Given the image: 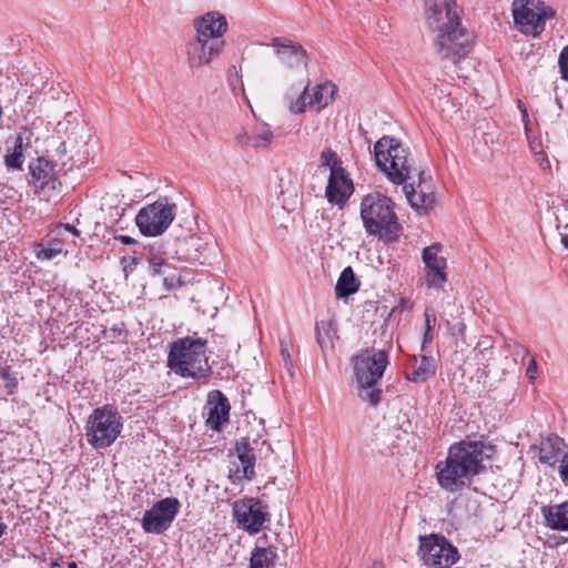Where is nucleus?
<instances>
[{
  "mask_svg": "<svg viewBox=\"0 0 568 568\" xmlns=\"http://www.w3.org/2000/svg\"><path fill=\"white\" fill-rule=\"evenodd\" d=\"M425 19L436 33L435 49L439 57L454 64L464 60L474 45V34L462 21L456 0H425Z\"/></svg>",
  "mask_w": 568,
  "mask_h": 568,
  "instance_id": "f257e3e1",
  "label": "nucleus"
},
{
  "mask_svg": "<svg viewBox=\"0 0 568 568\" xmlns=\"http://www.w3.org/2000/svg\"><path fill=\"white\" fill-rule=\"evenodd\" d=\"M494 447L481 440H460L449 446L444 460L435 466L438 486L449 493L469 488L485 469V459L490 458Z\"/></svg>",
  "mask_w": 568,
  "mask_h": 568,
  "instance_id": "f03ea898",
  "label": "nucleus"
},
{
  "mask_svg": "<svg viewBox=\"0 0 568 568\" xmlns=\"http://www.w3.org/2000/svg\"><path fill=\"white\" fill-rule=\"evenodd\" d=\"M192 29L184 47L185 62L191 70L207 68L224 53L229 19L220 10H207L193 18Z\"/></svg>",
  "mask_w": 568,
  "mask_h": 568,
  "instance_id": "7ed1b4c3",
  "label": "nucleus"
},
{
  "mask_svg": "<svg viewBox=\"0 0 568 568\" xmlns=\"http://www.w3.org/2000/svg\"><path fill=\"white\" fill-rule=\"evenodd\" d=\"M395 206V202L389 196L379 192L364 195L359 205V215L366 234L385 243L397 242L403 227Z\"/></svg>",
  "mask_w": 568,
  "mask_h": 568,
  "instance_id": "20e7f679",
  "label": "nucleus"
},
{
  "mask_svg": "<svg viewBox=\"0 0 568 568\" xmlns=\"http://www.w3.org/2000/svg\"><path fill=\"white\" fill-rule=\"evenodd\" d=\"M168 367L183 378L207 379L212 373L207 341L197 334L173 341L168 354Z\"/></svg>",
  "mask_w": 568,
  "mask_h": 568,
  "instance_id": "39448f33",
  "label": "nucleus"
},
{
  "mask_svg": "<svg viewBox=\"0 0 568 568\" xmlns=\"http://www.w3.org/2000/svg\"><path fill=\"white\" fill-rule=\"evenodd\" d=\"M377 169L395 185L405 184L412 176L413 160L406 146L397 139L384 135L373 148Z\"/></svg>",
  "mask_w": 568,
  "mask_h": 568,
  "instance_id": "423d86ee",
  "label": "nucleus"
},
{
  "mask_svg": "<svg viewBox=\"0 0 568 568\" xmlns=\"http://www.w3.org/2000/svg\"><path fill=\"white\" fill-rule=\"evenodd\" d=\"M123 419L116 407L103 405L93 409L85 424V438L94 449L110 447L120 436Z\"/></svg>",
  "mask_w": 568,
  "mask_h": 568,
  "instance_id": "0eeeda50",
  "label": "nucleus"
},
{
  "mask_svg": "<svg viewBox=\"0 0 568 568\" xmlns=\"http://www.w3.org/2000/svg\"><path fill=\"white\" fill-rule=\"evenodd\" d=\"M555 10L542 0H514L513 17L518 31L525 36L538 37L546 28V21L555 18Z\"/></svg>",
  "mask_w": 568,
  "mask_h": 568,
  "instance_id": "6e6552de",
  "label": "nucleus"
},
{
  "mask_svg": "<svg viewBox=\"0 0 568 568\" xmlns=\"http://www.w3.org/2000/svg\"><path fill=\"white\" fill-rule=\"evenodd\" d=\"M336 93L337 87L329 81L315 85H311L308 81L298 97L286 95L284 101L292 114H302L307 109L318 113L333 103Z\"/></svg>",
  "mask_w": 568,
  "mask_h": 568,
  "instance_id": "1a4fd4ad",
  "label": "nucleus"
},
{
  "mask_svg": "<svg viewBox=\"0 0 568 568\" xmlns=\"http://www.w3.org/2000/svg\"><path fill=\"white\" fill-rule=\"evenodd\" d=\"M175 205L168 199H160L143 206L135 216V224L144 236H159L172 224Z\"/></svg>",
  "mask_w": 568,
  "mask_h": 568,
  "instance_id": "9d476101",
  "label": "nucleus"
},
{
  "mask_svg": "<svg viewBox=\"0 0 568 568\" xmlns=\"http://www.w3.org/2000/svg\"><path fill=\"white\" fill-rule=\"evenodd\" d=\"M237 527L250 535L261 532L270 521L267 505L255 497H243L232 505Z\"/></svg>",
  "mask_w": 568,
  "mask_h": 568,
  "instance_id": "9b49d317",
  "label": "nucleus"
},
{
  "mask_svg": "<svg viewBox=\"0 0 568 568\" xmlns=\"http://www.w3.org/2000/svg\"><path fill=\"white\" fill-rule=\"evenodd\" d=\"M418 555L427 566L449 568L459 559L458 550L444 536L420 537Z\"/></svg>",
  "mask_w": 568,
  "mask_h": 568,
  "instance_id": "f8f14e48",
  "label": "nucleus"
},
{
  "mask_svg": "<svg viewBox=\"0 0 568 568\" xmlns=\"http://www.w3.org/2000/svg\"><path fill=\"white\" fill-rule=\"evenodd\" d=\"M385 351L359 352L353 357L354 374L357 385L377 384L388 365Z\"/></svg>",
  "mask_w": 568,
  "mask_h": 568,
  "instance_id": "ddd939ff",
  "label": "nucleus"
},
{
  "mask_svg": "<svg viewBox=\"0 0 568 568\" xmlns=\"http://www.w3.org/2000/svg\"><path fill=\"white\" fill-rule=\"evenodd\" d=\"M268 45L285 71L297 73L307 69L308 53L300 42L285 37H275Z\"/></svg>",
  "mask_w": 568,
  "mask_h": 568,
  "instance_id": "4468645a",
  "label": "nucleus"
},
{
  "mask_svg": "<svg viewBox=\"0 0 568 568\" xmlns=\"http://www.w3.org/2000/svg\"><path fill=\"white\" fill-rule=\"evenodd\" d=\"M180 509L176 498L166 497L155 503L142 517V528L148 534H162L165 531Z\"/></svg>",
  "mask_w": 568,
  "mask_h": 568,
  "instance_id": "2eb2a0df",
  "label": "nucleus"
},
{
  "mask_svg": "<svg viewBox=\"0 0 568 568\" xmlns=\"http://www.w3.org/2000/svg\"><path fill=\"white\" fill-rule=\"evenodd\" d=\"M442 245L438 243L427 246L422 252L424 263V283L428 288L442 290L447 282V261L439 253Z\"/></svg>",
  "mask_w": 568,
  "mask_h": 568,
  "instance_id": "dca6fc26",
  "label": "nucleus"
},
{
  "mask_svg": "<svg viewBox=\"0 0 568 568\" xmlns=\"http://www.w3.org/2000/svg\"><path fill=\"white\" fill-rule=\"evenodd\" d=\"M273 140L274 133L265 122L247 125L234 134L235 144L243 150H265Z\"/></svg>",
  "mask_w": 568,
  "mask_h": 568,
  "instance_id": "f3484780",
  "label": "nucleus"
},
{
  "mask_svg": "<svg viewBox=\"0 0 568 568\" xmlns=\"http://www.w3.org/2000/svg\"><path fill=\"white\" fill-rule=\"evenodd\" d=\"M354 192L353 181L343 168H335L329 173L325 196L329 204L344 207Z\"/></svg>",
  "mask_w": 568,
  "mask_h": 568,
  "instance_id": "a211bd4d",
  "label": "nucleus"
},
{
  "mask_svg": "<svg viewBox=\"0 0 568 568\" xmlns=\"http://www.w3.org/2000/svg\"><path fill=\"white\" fill-rule=\"evenodd\" d=\"M236 458L231 463L229 478L233 483L243 479L251 480L255 474V454L246 438H242L235 446Z\"/></svg>",
  "mask_w": 568,
  "mask_h": 568,
  "instance_id": "6ab92c4d",
  "label": "nucleus"
},
{
  "mask_svg": "<svg viewBox=\"0 0 568 568\" xmlns=\"http://www.w3.org/2000/svg\"><path fill=\"white\" fill-rule=\"evenodd\" d=\"M30 173L36 192L40 195L50 196L60 186L54 165L43 158H39L30 164Z\"/></svg>",
  "mask_w": 568,
  "mask_h": 568,
  "instance_id": "aec40b11",
  "label": "nucleus"
},
{
  "mask_svg": "<svg viewBox=\"0 0 568 568\" xmlns=\"http://www.w3.org/2000/svg\"><path fill=\"white\" fill-rule=\"evenodd\" d=\"M404 192L409 205L418 213H428L436 204V196L434 186L430 182L423 179V173L419 175L417 186L414 183L403 184Z\"/></svg>",
  "mask_w": 568,
  "mask_h": 568,
  "instance_id": "412c9836",
  "label": "nucleus"
},
{
  "mask_svg": "<svg viewBox=\"0 0 568 568\" xmlns=\"http://www.w3.org/2000/svg\"><path fill=\"white\" fill-rule=\"evenodd\" d=\"M205 409L207 410L206 426L212 430H220L229 420L230 404L219 389L209 393Z\"/></svg>",
  "mask_w": 568,
  "mask_h": 568,
  "instance_id": "4be33fe9",
  "label": "nucleus"
},
{
  "mask_svg": "<svg viewBox=\"0 0 568 568\" xmlns=\"http://www.w3.org/2000/svg\"><path fill=\"white\" fill-rule=\"evenodd\" d=\"M540 513L546 527L557 531H568V501L545 505L541 507Z\"/></svg>",
  "mask_w": 568,
  "mask_h": 568,
  "instance_id": "5701e85b",
  "label": "nucleus"
},
{
  "mask_svg": "<svg viewBox=\"0 0 568 568\" xmlns=\"http://www.w3.org/2000/svg\"><path fill=\"white\" fill-rule=\"evenodd\" d=\"M566 445L564 439L557 435H548L540 440L539 445V460L542 464L554 466L561 458V454Z\"/></svg>",
  "mask_w": 568,
  "mask_h": 568,
  "instance_id": "b1692460",
  "label": "nucleus"
},
{
  "mask_svg": "<svg viewBox=\"0 0 568 568\" xmlns=\"http://www.w3.org/2000/svg\"><path fill=\"white\" fill-rule=\"evenodd\" d=\"M144 257L149 264V272L152 276L160 275L161 272L171 270V263L168 260L163 246L152 244L144 248Z\"/></svg>",
  "mask_w": 568,
  "mask_h": 568,
  "instance_id": "393cba45",
  "label": "nucleus"
},
{
  "mask_svg": "<svg viewBox=\"0 0 568 568\" xmlns=\"http://www.w3.org/2000/svg\"><path fill=\"white\" fill-rule=\"evenodd\" d=\"M316 339L323 353L334 348L337 339V324L334 320L318 321L316 323Z\"/></svg>",
  "mask_w": 568,
  "mask_h": 568,
  "instance_id": "a878e982",
  "label": "nucleus"
},
{
  "mask_svg": "<svg viewBox=\"0 0 568 568\" xmlns=\"http://www.w3.org/2000/svg\"><path fill=\"white\" fill-rule=\"evenodd\" d=\"M417 366L407 374V379L414 383H423L436 374V364L434 358L420 355L414 358Z\"/></svg>",
  "mask_w": 568,
  "mask_h": 568,
  "instance_id": "bb28decb",
  "label": "nucleus"
},
{
  "mask_svg": "<svg viewBox=\"0 0 568 568\" xmlns=\"http://www.w3.org/2000/svg\"><path fill=\"white\" fill-rule=\"evenodd\" d=\"M359 283L351 266L344 268L337 280L335 293L338 297H346L358 290Z\"/></svg>",
  "mask_w": 568,
  "mask_h": 568,
  "instance_id": "cd10ccee",
  "label": "nucleus"
},
{
  "mask_svg": "<svg viewBox=\"0 0 568 568\" xmlns=\"http://www.w3.org/2000/svg\"><path fill=\"white\" fill-rule=\"evenodd\" d=\"M276 557L275 550L256 547L251 555L250 568H274Z\"/></svg>",
  "mask_w": 568,
  "mask_h": 568,
  "instance_id": "c85d7f7f",
  "label": "nucleus"
},
{
  "mask_svg": "<svg viewBox=\"0 0 568 568\" xmlns=\"http://www.w3.org/2000/svg\"><path fill=\"white\" fill-rule=\"evenodd\" d=\"M229 72V85L233 94L236 98H240V100H237V103H244L251 106L250 100L245 93L244 83L242 80V75L240 74V71L236 69V67H232Z\"/></svg>",
  "mask_w": 568,
  "mask_h": 568,
  "instance_id": "c756f323",
  "label": "nucleus"
},
{
  "mask_svg": "<svg viewBox=\"0 0 568 568\" xmlns=\"http://www.w3.org/2000/svg\"><path fill=\"white\" fill-rule=\"evenodd\" d=\"M23 161V139L21 135H18L13 148L4 156V163L9 169H21Z\"/></svg>",
  "mask_w": 568,
  "mask_h": 568,
  "instance_id": "7c9ffc66",
  "label": "nucleus"
},
{
  "mask_svg": "<svg viewBox=\"0 0 568 568\" xmlns=\"http://www.w3.org/2000/svg\"><path fill=\"white\" fill-rule=\"evenodd\" d=\"M376 385H357L359 398L372 406H377L382 398V390Z\"/></svg>",
  "mask_w": 568,
  "mask_h": 568,
  "instance_id": "2f4dec72",
  "label": "nucleus"
},
{
  "mask_svg": "<svg viewBox=\"0 0 568 568\" xmlns=\"http://www.w3.org/2000/svg\"><path fill=\"white\" fill-rule=\"evenodd\" d=\"M63 251V242L59 239L50 240L45 246H41L37 251V257L39 260H52Z\"/></svg>",
  "mask_w": 568,
  "mask_h": 568,
  "instance_id": "473e14b6",
  "label": "nucleus"
},
{
  "mask_svg": "<svg viewBox=\"0 0 568 568\" xmlns=\"http://www.w3.org/2000/svg\"><path fill=\"white\" fill-rule=\"evenodd\" d=\"M160 275L163 276V285L166 291L175 290L183 284L180 272H178L172 265L170 271L161 272Z\"/></svg>",
  "mask_w": 568,
  "mask_h": 568,
  "instance_id": "72a5a7b5",
  "label": "nucleus"
},
{
  "mask_svg": "<svg viewBox=\"0 0 568 568\" xmlns=\"http://www.w3.org/2000/svg\"><path fill=\"white\" fill-rule=\"evenodd\" d=\"M321 165L327 166L332 171L335 168H342L338 163V158L335 151L332 149H325L321 153Z\"/></svg>",
  "mask_w": 568,
  "mask_h": 568,
  "instance_id": "f704fd0d",
  "label": "nucleus"
},
{
  "mask_svg": "<svg viewBox=\"0 0 568 568\" xmlns=\"http://www.w3.org/2000/svg\"><path fill=\"white\" fill-rule=\"evenodd\" d=\"M0 377L6 382V387L9 394H13L18 387V381L9 369V367H2L0 369Z\"/></svg>",
  "mask_w": 568,
  "mask_h": 568,
  "instance_id": "c9c22d12",
  "label": "nucleus"
},
{
  "mask_svg": "<svg viewBox=\"0 0 568 568\" xmlns=\"http://www.w3.org/2000/svg\"><path fill=\"white\" fill-rule=\"evenodd\" d=\"M561 79L568 82V45L564 47L558 58Z\"/></svg>",
  "mask_w": 568,
  "mask_h": 568,
  "instance_id": "e433bc0d",
  "label": "nucleus"
},
{
  "mask_svg": "<svg viewBox=\"0 0 568 568\" xmlns=\"http://www.w3.org/2000/svg\"><path fill=\"white\" fill-rule=\"evenodd\" d=\"M281 356H282V359H283V362L285 364V367H286L288 374L291 376H293V374H294L293 362H292V358H291L290 351H288L287 346L284 343H281Z\"/></svg>",
  "mask_w": 568,
  "mask_h": 568,
  "instance_id": "4c0bfd02",
  "label": "nucleus"
},
{
  "mask_svg": "<svg viewBox=\"0 0 568 568\" xmlns=\"http://www.w3.org/2000/svg\"><path fill=\"white\" fill-rule=\"evenodd\" d=\"M559 476L564 484L568 486V452L560 459Z\"/></svg>",
  "mask_w": 568,
  "mask_h": 568,
  "instance_id": "58836bf2",
  "label": "nucleus"
},
{
  "mask_svg": "<svg viewBox=\"0 0 568 568\" xmlns=\"http://www.w3.org/2000/svg\"><path fill=\"white\" fill-rule=\"evenodd\" d=\"M538 365L534 357L529 358V363L526 369V376L530 382H534L537 378Z\"/></svg>",
  "mask_w": 568,
  "mask_h": 568,
  "instance_id": "ea45409f",
  "label": "nucleus"
},
{
  "mask_svg": "<svg viewBox=\"0 0 568 568\" xmlns=\"http://www.w3.org/2000/svg\"><path fill=\"white\" fill-rule=\"evenodd\" d=\"M424 316H425V329L433 331L436 325V316H435L434 312L429 307H427L424 312Z\"/></svg>",
  "mask_w": 568,
  "mask_h": 568,
  "instance_id": "a19ab883",
  "label": "nucleus"
},
{
  "mask_svg": "<svg viewBox=\"0 0 568 568\" xmlns=\"http://www.w3.org/2000/svg\"><path fill=\"white\" fill-rule=\"evenodd\" d=\"M518 109L520 110L521 112V118H523V121L525 122V125L527 126L528 125V112H527V109L525 106V104L518 100Z\"/></svg>",
  "mask_w": 568,
  "mask_h": 568,
  "instance_id": "79ce46f5",
  "label": "nucleus"
},
{
  "mask_svg": "<svg viewBox=\"0 0 568 568\" xmlns=\"http://www.w3.org/2000/svg\"><path fill=\"white\" fill-rule=\"evenodd\" d=\"M61 230H64L69 233H72L73 235L78 236L79 235V231L71 224H60L58 226V231L60 232Z\"/></svg>",
  "mask_w": 568,
  "mask_h": 568,
  "instance_id": "37998d69",
  "label": "nucleus"
},
{
  "mask_svg": "<svg viewBox=\"0 0 568 568\" xmlns=\"http://www.w3.org/2000/svg\"><path fill=\"white\" fill-rule=\"evenodd\" d=\"M433 339H434L433 331L425 329L422 347L425 348L427 344H430L433 342Z\"/></svg>",
  "mask_w": 568,
  "mask_h": 568,
  "instance_id": "c03bdc74",
  "label": "nucleus"
},
{
  "mask_svg": "<svg viewBox=\"0 0 568 568\" xmlns=\"http://www.w3.org/2000/svg\"><path fill=\"white\" fill-rule=\"evenodd\" d=\"M118 239L120 240L121 243L126 244V245H131V244L135 243V241L128 235H120Z\"/></svg>",
  "mask_w": 568,
  "mask_h": 568,
  "instance_id": "a18cd8bd",
  "label": "nucleus"
},
{
  "mask_svg": "<svg viewBox=\"0 0 568 568\" xmlns=\"http://www.w3.org/2000/svg\"><path fill=\"white\" fill-rule=\"evenodd\" d=\"M71 144V139L68 138L67 141H63L60 146H59V150H61V152L63 153H67L69 151V145Z\"/></svg>",
  "mask_w": 568,
  "mask_h": 568,
  "instance_id": "49530a36",
  "label": "nucleus"
},
{
  "mask_svg": "<svg viewBox=\"0 0 568 568\" xmlns=\"http://www.w3.org/2000/svg\"><path fill=\"white\" fill-rule=\"evenodd\" d=\"M561 243L565 248H568V234L561 236Z\"/></svg>",
  "mask_w": 568,
  "mask_h": 568,
  "instance_id": "de8ad7c7",
  "label": "nucleus"
},
{
  "mask_svg": "<svg viewBox=\"0 0 568 568\" xmlns=\"http://www.w3.org/2000/svg\"><path fill=\"white\" fill-rule=\"evenodd\" d=\"M371 568H384L382 562H374Z\"/></svg>",
  "mask_w": 568,
  "mask_h": 568,
  "instance_id": "09e8293b",
  "label": "nucleus"
},
{
  "mask_svg": "<svg viewBox=\"0 0 568 568\" xmlns=\"http://www.w3.org/2000/svg\"><path fill=\"white\" fill-rule=\"evenodd\" d=\"M68 568H78V565L74 561H70L68 562Z\"/></svg>",
  "mask_w": 568,
  "mask_h": 568,
  "instance_id": "8fccbe9b",
  "label": "nucleus"
}]
</instances>
